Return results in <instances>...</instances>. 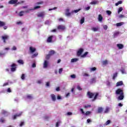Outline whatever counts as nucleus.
<instances>
[{
  "label": "nucleus",
  "instance_id": "obj_1",
  "mask_svg": "<svg viewBox=\"0 0 127 127\" xmlns=\"http://www.w3.org/2000/svg\"><path fill=\"white\" fill-rule=\"evenodd\" d=\"M87 96L88 97L89 99H92V102H94L97 100V98H98V96H99V93L98 92H95V93H93L91 92L90 91L87 92Z\"/></svg>",
  "mask_w": 127,
  "mask_h": 127
},
{
  "label": "nucleus",
  "instance_id": "obj_2",
  "mask_svg": "<svg viewBox=\"0 0 127 127\" xmlns=\"http://www.w3.org/2000/svg\"><path fill=\"white\" fill-rule=\"evenodd\" d=\"M9 4H15V6L20 4V2H18V0H10L8 1Z\"/></svg>",
  "mask_w": 127,
  "mask_h": 127
},
{
  "label": "nucleus",
  "instance_id": "obj_3",
  "mask_svg": "<svg viewBox=\"0 0 127 127\" xmlns=\"http://www.w3.org/2000/svg\"><path fill=\"white\" fill-rule=\"evenodd\" d=\"M116 95H122V94H124V90L121 88H118L116 91Z\"/></svg>",
  "mask_w": 127,
  "mask_h": 127
},
{
  "label": "nucleus",
  "instance_id": "obj_4",
  "mask_svg": "<svg viewBox=\"0 0 127 127\" xmlns=\"http://www.w3.org/2000/svg\"><path fill=\"white\" fill-rule=\"evenodd\" d=\"M11 72H15L16 70V65L15 64H13L10 65Z\"/></svg>",
  "mask_w": 127,
  "mask_h": 127
},
{
  "label": "nucleus",
  "instance_id": "obj_5",
  "mask_svg": "<svg viewBox=\"0 0 127 127\" xmlns=\"http://www.w3.org/2000/svg\"><path fill=\"white\" fill-rule=\"evenodd\" d=\"M83 52H84V49L82 48L79 49L77 52V56L78 57L81 56Z\"/></svg>",
  "mask_w": 127,
  "mask_h": 127
},
{
  "label": "nucleus",
  "instance_id": "obj_6",
  "mask_svg": "<svg viewBox=\"0 0 127 127\" xmlns=\"http://www.w3.org/2000/svg\"><path fill=\"white\" fill-rule=\"evenodd\" d=\"M1 38L2 40H3L4 43H6V41L5 40H7V39L9 38V37L7 35H4V36H2L1 37Z\"/></svg>",
  "mask_w": 127,
  "mask_h": 127
},
{
  "label": "nucleus",
  "instance_id": "obj_7",
  "mask_svg": "<svg viewBox=\"0 0 127 127\" xmlns=\"http://www.w3.org/2000/svg\"><path fill=\"white\" fill-rule=\"evenodd\" d=\"M44 15H45V12L44 11L41 12L40 13L37 14L38 17H44Z\"/></svg>",
  "mask_w": 127,
  "mask_h": 127
},
{
  "label": "nucleus",
  "instance_id": "obj_8",
  "mask_svg": "<svg viewBox=\"0 0 127 127\" xmlns=\"http://www.w3.org/2000/svg\"><path fill=\"white\" fill-rule=\"evenodd\" d=\"M65 28L66 27L64 25H59L58 26V29H59V30H64Z\"/></svg>",
  "mask_w": 127,
  "mask_h": 127
},
{
  "label": "nucleus",
  "instance_id": "obj_9",
  "mask_svg": "<svg viewBox=\"0 0 127 127\" xmlns=\"http://www.w3.org/2000/svg\"><path fill=\"white\" fill-rule=\"evenodd\" d=\"M21 115H22V112H21L19 114H17L14 115L13 116V120H16V118H17V117H20L21 116Z\"/></svg>",
  "mask_w": 127,
  "mask_h": 127
},
{
  "label": "nucleus",
  "instance_id": "obj_10",
  "mask_svg": "<svg viewBox=\"0 0 127 127\" xmlns=\"http://www.w3.org/2000/svg\"><path fill=\"white\" fill-rule=\"evenodd\" d=\"M53 39V36H50L49 37L47 40V42L50 43L52 42V39Z\"/></svg>",
  "mask_w": 127,
  "mask_h": 127
},
{
  "label": "nucleus",
  "instance_id": "obj_11",
  "mask_svg": "<svg viewBox=\"0 0 127 127\" xmlns=\"http://www.w3.org/2000/svg\"><path fill=\"white\" fill-rule=\"evenodd\" d=\"M124 98H125V95H124V93L120 94V96L118 98V100L119 101H122V100H124Z\"/></svg>",
  "mask_w": 127,
  "mask_h": 127
},
{
  "label": "nucleus",
  "instance_id": "obj_12",
  "mask_svg": "<svg viewBox=\"0 0 127 127\" xmlns=\"http://www.w3.org/2000/svg\"><path fill=\"white\" fill-rule=\"evenodd\" d=\"M29 49H30V51L31 53H33L35 52V51H36V49H35V48H33L32 47H30Z\"/></svg>",
  "mask_w": 127,
  "mask_h": 127
},
{
  "label": "nucleus",
  "instance_id": "obj_13",
  "mask_svg": "<svg viewBox=\"0 0 127 127\" xmlns=\"http://www.w3.org/2000/svg\"><path fill=\"white\" fill-rule=\"evenodd\" d=\"M51 97L52 101H53L54 102H55V101H56V96H55L54 94H51Z\"/></svg>",
  "mask_w": 127,
  "mask_h": 127
},
{
  "label": "nucleus",
  "instance_id": "obj_14",
  "mask_svg": "<svg viewBox=\"0 0 127 127\" xmlns=\"http://www.w3.org/2000/svg\"><path fill=\"white\" fill-rule=\"evenodd\" d=\"M104 111L103 107H98L97 112L98 114H102V112Z\"/></svg>",
  "mask_w": 127,
  "mask_h": 127
},
{
  "label": "nucleus",
  "instance_id": "obj_15",
  "mask_svg": "<svg viewBox=\"0 0 127 127\" xmlns=\"http://www.w3.org/2000/svg\"><path fill=\"white\" fill-rule=\"evenodd\" d=\"M124 85V82L123 81H119L116 83V87H119V86H123Z\"/></svg>",
  "mask_w": 127,
  "mask_h": 127
},
{
  "label": "nucleus",
  "instance_id": "obj_16",
  "mask_svg": "<svg viewBox=\"0 0 127 127\" xmlns=\"http://www.w3.org/2000/svg\"><path fill=\"white\" fill-rule=\"evenodd\" d=\"M98 21L100 22H103V16L101 14L98 15Z\"/></svg>",
  "mask_w": 127,
  "mask_h": 127
},
{
  "label": "nucleus",
  "instance_id": "obj_17",
  "mask_svg": "<svg viewBox=\"0 0 127 127\" xmlns=\"http://www.w3.org/2000/svg\"><path fill=\"white\" fill-rule=\"evenodd\" d=\"M1 114L2 115H4V116H8L9 115L8 112L5 110H2Z\"/></svg>",
  "mask_w": 127,
  "mask_h": 127
},
{
  "label": "nucleus",
  "instance_id": "obj_18",
  "mask_svg": "<svg viewBox=\"0 0 127 127\" xmlns=\"http://www.w3.org/2000/svg\"><path fill=\"white\" fill-rule=\"evenodd\" d=\"M117 46L118 47L119 49H123V48H124V45L122 44H118Z\"/></svg>",
  "mask_w": 127,
  "mask_h": 127
},
{
  "label": "nucleus",
  "instance_id": "obj_19",
  "mask_svg": "<svg viewBox=\"0 0 127 127\" xmlns=\"http://www.w3.org/2000/svg\"><path fill=\"white\" fill-rule=\"evenodd\" d=\"M48 67V61H45L44 63V68H47Z\"/></svg>",
  "mask_w": 127,
  "mask_h": 127
},
{
  "label": "nucleus",
  "instance_id": "obj_20",
  "mask_svg": "<svg viewBox=\"0 0 127 127\" xmlns=\"http://www.w3.org/2000/svg\"><path fill=\"white\" fill-rule=\"evenodd\" d=\"M90 84H94V83H96V78H93L91 79L90 81Z\"/></svg>",
  "mask_w": 127,
  "mask_h": 127
},
{
  "label": "nucleus",
  "instance_id": "obj_21",
  "mask_svg": "<svg viewBox=\"0 0 127 127\" xmlns=\"http://www.w3.org/2000/svg\"><path fill=\"white\" fill-rule=\"evenodd\" d=\"M51 56H52V55H54V54H55V51L54 50H51L49 52V54Z\"/></svg>",
  "mask_w": 127,
  "mask_h": 127
},
{
  "label": "nucleus",
  "instance_id": "obj_22",
  "mask_svg": "<svg viewBox=\"0 0 127 127\" xmlns=\"http://www.w3.org/2000/svg\"><path fill=\"white\" fill-rule=\"evenodd\" d=\"M109 112H110V108L106 107L104 113V114H108V113H109Z\"/></svg>",
  "mask_w": 127,
  "mask_h": 127
},
{
  "label": "nucleus",
  "instance_id": "obj_23",
  "mask_svg": "<svg viewBox=\"0 0 127 127\" xmlns=\"http://www.w3.org/2000/svg\"><path fill=\"white\" fill-rule=\"evenodd\" d=\"M5 25V23L4 22L0 21V27H2V26H4Z\"/></svg>",
  "mask_w": 127,
  "mask_h": 127
},
{
  "label": "nucleus",
  "instance_id": "obj_24",
  "mask_svg": "<svg viewBox=\"0 0 127 127\" xmlns=\"http://www.w3.org/2000/svg\"><path fill=\"white\" fill-rule=\"evenodd\" d=\"M18 63H19V64H21L22 65H23V64H24V63L23 62V60H19L17 61Z\"/></svg>",
  "mask_w": 127,
  "mask_h": 127
},
{
  "label": "nucleus",
  "instance_id": "obj_25",
  "mask_svg": "<svg viewBox=\"0 0 127 127\" xmlns=\"http://www.w3.org/2000/svg\"><path fill=\"white\" fill-rule=\"evenodd\" d=\"M117 76H118V72H116L114 73L113 76V80H115V79H116V78H117Z\"/></svg>",
  "mask_w": 127,
  "mask_h": 127
},
{
  "label": "nucleus",
  "instance_id": "obj_26",
  "mask_svg": "<svg viewBox=\"0 0 127 127\" xmlns=\"http://www.w3.org/2000/svg\"><path fill=\"white\" fill-rule=\"evenodd\" d=\"M123 24L124 23L123 22L117 23L116 24V26H117V27H119V26H122V25H123Z\"/></svg>",
  "mask_w": 127,
  "mask_h": 127
},
{
  "label": "nucleus",
  "instance_id": "obj_27",
  "mask_svg": "<svg viewBox=\"0 0 127 127\" xmlns=\"http://www.w3.org/2000/svg\"><path fill=\"white\" fill-rule=\"evenodd\" d=\"M122 3H123V1L120 0V1H119L117 3H116L115 5L116 6H118V5H119V4H122Z\"/></svg>",
  "mask_w": 127,
  "mask_h": 127
},
{
  "label": "nucleus",
  "instance_id": "obj_28",
  "mask_svg": "<svg viewBox=\"0 0 127 127\" xmlns=\"http://www.w3.org/2000/svg\"><path fill=\"white\" fill-rule=\"evenodd\" d=\"M85 22V18L82 17L81 19L80 20V24H83Z\"/></svg>",
  "mask_w": 127,
  "mask_h": 127
},
{
  "label": "nucleus",
  "instance_id": "obj_29",
  "mask_svg": "<svg viewBox=\"0 0 127 127\" xmlns=\"http://www.w3.org/2000/svg\"><path fill=\"white\" fill-rule=\"evenodd\" d=\"M78 61V59H72L71 60V62L74 63V62H77Z\"/></svg>",
  "mask_w": 127,
  "mask_h": 127
},
{
  "label": "nucleus",
  "instance_id": "obj_30",
  "mask_svg": "<svg viewBox=\"0 0 127 127\" xmlns=\"http://www.w3.org/2000/svg\"><path fill=\"white\" fill-rule=\"evenodd\" d=\"M96 70H97L96 67H92L90 68V72H94V71H96Z\"/></svg>",
  "mask_w": 127,
  "mask_h": 127
},
{
  "label": "nucleus",
  "instance_id": "obj_31",
  "mask_svg": "<svg viewBox=\"0 0 127 127\" xmlns=\"http://www.w3.org/2000/svg\"><path fill=\"white\" fill-rule=\"evenodd\" d=\"M86 55H88V52H86L85 53H84L83 55L81 56V57L84 58V57H86Z\"/></svg>",
  "mask_w": 127,
  "mask_h": 127
},
{
  "label": "nucleus",
  "instance_id": "obj_32",
  "mask_svg": "<svg viewBox=\"0 0 127 127\" xmlns=\"http://www.w3.org/2000/svg\"><path fill=\"white\" fill-rule=\"evenodd\" d=\"M23 13H24V11H21L19 13V16H23Z\"/></svg>",
  "mask_w": 127,
  "mask_h": 127
},
{
  "label": "nucleus",
  "instance_id": "obj_33",
  "mask_svg": "<svg viewBox=\"0 0 127 127\" xmlns=\"http://www.w3.org/2000/svg\"><path fill=\"white\" fill-rule=\"evenodd\" d=\"M111 124V120H108L105 123V126H108Z\"/></svg>",
  "mask_w": 127,
  "mask_h": 127
},
{
  "label": "nucleus",
  "instance_id": "obj_34",
  "mask_svg": "<svg viewBox=\"0 0 127 127\" xmlns=\"http://www.w3.org/2000/svg\"><path fill=\"white\" fill-rule=\"evenodd\" d=\"M37 55H38V53H36L31 56V58H34V57H36Z\"/></svg>",
  "mask_w": 127,
  "mask_h": 127
},
{
  "label": "nucleus",
  "instance_id": "obj_35",
  "mask_svg": "<svg viewBox=\"0 0 127 127\" xmlns=\"http://www.w3.org/2000/svg\"><path fill=\"white\" fill-rule=\"evenodd\" d=\"M21 79L22 80H24V79H25V74H24V73L22 74V75L21 76Z\"/></svg>",
  "mask_w": 127,
  "mask_h": 127
},
{
  "label": "nucleus",
  "instance_id": "obj_36",
  "mask_svg": "<svg viewBox=\"0 0 127 127\" xmlns=\"http://www.w3.org/2000/svg\"><path fill=\"white\" fill-rule=\"evenodd\" d=\"M59 124H61V121H58L56 123V127H59Z\"/></svg>",
  "mask_w": 127,
  "mask_h": 127
},
{
  "label": "nucleus",
  "instance_id": "obj_37",
  "mask_svg": "<svg viewBox=\"0 0 127 127\" xmlns=\"http://www.w3.org/2000/svg\"><path fill=\"white\" fill-rule=\"evenodd\" d=\"M121 11H123V7H120L118 9V13H120V12H121Z\"/></svg>",
  "mask_w": 127,
  "mask_h": 127
},
{
  "label": "nucleus",
  "instance_id": "obj_38",
  "mask_svg": "<svg viewBox=\"0 0 127 127\" xmlns=\"http://www.w3.org/2000/svg\"><path fill=\"white\" fill-rule=\"evenodd\" d=\"M91 29H92V30H93V31H98V29H99V28H96V27H93Z\"/></svg>",
  "mask_w": 127,
  "mask_h": 127
},
{
  "label": "nucleus",
  "instance_id": "obj_39",
  "mask_svg": "<svg viewBox=\"0 0 127 127\" xmlns=\"http://www.w3.org/2000/svg\"><path fill=\"white\" fill-rule=\"evenodd\" d=\"M80 10H81V8H79L78 9L74 10L73 11V12H75V13H77V12H79V11H80Z\"/></svg>",
  "mask_w": 127,
  "mask_h": 127
},
{
  "label": "nucleus",
  "instance_id": "obj_40",
  "mask_svg": "<svg viewBox=\"0 0 127 127\" xmlns=\"http://www.w3.org/2000/svg\"><path fill=\"white\" fill-rule=\"evenodd\" d=\"M107 64H108V61L107 60H105V61L103 62V65H107Z\"/></svg>",
  "mask_w": 127,
  "mask_h": 127
},
{
  "label": "nucleus",
  "instance_id": "obj_41",
  "mask_svg": "<svg viewBox=\"0 0 127 127\" xmlns=\"http://www.w3.org/2000/svg\"><path fill=\"white\" fill-rule=\"evenodd\" d=\"M118 35H119V32L115 33L114 34V38H116V37H117V36H118Z\"/></svg>",
  "mask_w": 127,
  "mask_h": 127
},
{
  "label": "nucleus",
  "instance_id": "obj_42",
  "mask_svg": "<svg viewBox=\"0 0 127 127\" xmlns=\"http://www.w3.org/2000/svg\"><path fill=\"white\" fill-rule=\"evenodd\" d=\"M106 13H107V14H108V15H111V14H112V11L110 10H107Z\"/></svg>",
  "mask_w": 127,
  "mask_h": 127
},
{
  "label": "nucleus",
  "instance_id": "obj_43",
  "mask_svg": "<svg viewBox=\"0 0 127 127\" xmlns=\"http://www.w3.org/2000/svg\"><path fill=\"white\" fill-rule=\"evenodd\" d=\"M51 57V56L49 54L48 55H47L46 57V59L48 60Z\"/></svg>",
  "mask_w": 127,
  "mask_h": 127
},
{
  "label": "nucleus",
  "instance_id": "obj_44",
  "mask_svg": "<svg viewBox=\"0 0 127 127\" xmlns=\"http://www.w3.org/2000/svg\"><path fill=\"white\" fill-rule=\"evenodd\" d=\"M0 123H4V119L3 118H0Z\"/></svg>",
  "mask_w": 127,
  "mask_h": 127
},
{
  "label": "nucleus",
  "instance_id": "obj_45",
  "mask_svg": "<svg viewBox=\"0 0 127 127\" xmlns=\"http://www.w3.org/2000/svg\"><path fill=\"white\" fill-rule=\"evenodd\" d=\"M63 71V68H61L59 69V74H61Z\"/></svg>",
  "mask_w": 127,
  "mask_h": 127
},
{
  "label": "nucleus",
  "instance_id": "obj_46",
  "mask_svg": "<svg viewBox=\"0 0 127 127\" xmlns=\"http://www.w3.org/2000/svg\"><path fill=\"white\" fill-rule=\"evenodd\" d=\"M30 10H32V9H28L24 11V12H26V13H29V11H30Z\"/></svg>",
  "mask_w": 127,
  "mask_h": 127
},
{
  "label": "nucleus",
  "instance_id": "obj_47",
  "mask_svg": "<svg viewBox=\"0 0 127 127\" xmlns=\"http://www.w3.org/2000/svg\"><path fill=\"white\" fill-rule=\"evenodd\" d=\"M103 28L105 29V30H107V29H108V26L107 25H105L103 26Z\"/></svg>",
  "mask_w": 127,
  "mask_h": 127
},
{
  "label": "nucleus",
  "instance_id": "obj_48",
  "mask_svg": "<svg viewBox=\"0 0 127 127\" xmlns=\"http://www.w3.org/2000/svg\"><path fill=\"white\" fill-rule=\"evenodd\" d=\"M46 87H49L50 86V82H47L46 84Z\"/></svg>",
  "mask_w": 127,
  "mask_h": 127
},
{
  "label": "nucleus",
  "instance_id": "obj_49",
  "mask_svg": "<svg viewBox=\"0 0 127 127\" xmlns=\"http://www.w3.org/2000/svg\"><path fill=\"white\" fill-rule=\"evenodd\" d=\"M38 8H40V6H36L32 9H37Z\"/></svg>",
  "mask_w": 127,
  "mask_h": 127
},
{
  "label": "nucleus",
  "instance_id": "obj_50",
  "mask_svg": "<svg viewBox=\"0 0 127 127\" xmlns=\"http://www.w3.org/2000/svg\"><path fill=\"white\" fill-rule=\"evenodd\" d=\"M70 77L72 79H75V78H76V75L75 74H72V75H70Z\"/></svg>",
  "mask_w": 127,
  "mask_h": 127
},
{
  "label": "nucleus",
  "instance_id": "obj_51",
  "mask_svg": "<svg viewBox=\"0 0 127 127\" xmlns=\"http://www.w3.org/2000/svg\"><path fill=\"white\" fill-rule=\"evenodd\" d=\"M80 111L83 115L85 114V112H84V110H83V109L82 108L80 109Z\"/></svg>",
  "mask_w": 127,
  "mask_h": 127
},
{
  "label": "nucleus",
  "instance_id": "obj_52",
  "mask_svg": "<svg viewBox=\"0 0 127 127\" xmlns=\"http://www.w3.org/2000/svg\"><path fill=\"white\" fill-rule=\"evenodd\" d=\"M65 15H66V16H70V15H71V13L70 12H66L65 13Z\"/></svg>",
  "mask_w": 127,
  "mask_h": 127
},
{
  "label": "nucleus",
  "instance_id": "obj_53",
  "mask_svg": "<svg viewBox=\"0 0 127 127\" xmlns=\"http://www.w3.org/2000/svg\"><path fill=\"white\" fill-rule=\"evenodd\" d=\"M91 114V112L90 111H87L85 113V116H88V115H90Z\"/></svg>",
  "mask_w": 127,
  "mask_h": 127
},
{
  "label": "nucleus",
  "instance_id": "obj_54",
  "mask_svg": "<svg viewBox=\"0 0 127 127\" xmlns=\"http://www.w3.org/2000/svg\"><path fill=\"white\" fill-rule=\"evenodd\" d=\"M77 89L79 91H82V88H81V87H80V86H79V85L77 86Z\"/></svg>",
  "mask_w": 127,
  "mask_h": 127
},
{
  "label": "nucleus",
  "instance_id": "obj_55",
  "mask_svg": "<svg viewBox=\"0 0 127 127\" xmlns=\"http://www.w3.org/2000/svg\"><path fill=\"white\" fill-rule=\"evenodd\" d=\"M27 99H31L32 98V96H31V95H28L27 96Z\"/></svg>",
  "mask_w": 127,
  "mask_h": 127
},
{
  "label": "nucleus",
  "instance_id": "obj_56",
  "mask_svg": "<svg viewBox=\"0 0 127 127\" xmlns=\"http://www.w3.org/2000/svg\"><path fill=\"white\" fill-rule=\"evenodd\" d=\"M90 107H91V105H86L84 106V108H85V109H88V108Z\"/></svg>",
  "mask_w": 127,
  "mask_h": 127
},
{
  "label": "nucleus",
  "instance_id": "obj_57",
  "mask_svg": "<svg viewBox=\"0 0 127 127\" xmlns=\"http://www.w3.org/2000/svg\"><path fill=\"white\" fill-rule=\"evenodd\" d=\"M91 4H96L97 3V1H93L92 2H91Z\"/></svg>",
  "mask_w": 127,
  "mask_h": 127
},
{
  "label": "nucleus",
  "instance_id": "obj_58",
  "mask_svg": "<svg viewBox=\"0 0 127 127\" xmlns=\"http://www.w3.org/2000/svg\"><path fill=\"white\" fill-rule=\"evenodd\" d=\"M32 67L33 68H35V67H36V64H35V63H34L32 64Z\"/></svg>",
  "mask_w": 127,
  "mask_h": 127
},
{
  "label": "nucleus",
  "instance_id": "obj_59",
  "mask_svg": "<svg viewBox=\"0 0 127 127\" xmlns=\"http://www.w3.org/2000/svg\"><path fill=\"white\" fill-rule=\"evenodd\" d=\"M7 92H8V93H11V90H10V88H8L7 89Z\"/></svg>",
  "mask_w": 127,
  "mask_h": 127
},
{
  "label": "nucleus",
  "instance_id": "obj_60",
  "mask_svg": "<svg viewBox=\"0 0 127 127\" xmlns=\"http://www.w3.org/2000/svg\"><path fill=\"white\" fill-rule=\"evenodd\" d=\"M56 91L57 92H59V91H60V87H57Z\"/></svg>",
  "mask_w": 127,
  "mask_h": 127
},
{
  "label": "nucleus",
  "instance_id": "obj_61",
  "mask_svg": "<svg viewBox=\"0 0 127 127\" xmlns=\"http://www.w3.org/2000/svg\"><path fill=\"white\" fill-rule=\"evenodd\" d=\"M7 85H8V83L5 82L3 84V87H4V86H7Z\"/></svg>",
  "mask_w": 127,
  "mask_h": 127
},
{
  "label": "nucleus",
  "instance_id": "obj_62",
  "mask_svg": "<svg viewBox=\"0 0 127 127\" xmlns=\"http://www.w3.org/2000/svg\"><path fill=\"white\" fill-rule=\"evenodd\" d=\"M43 3V1H40L37 2V4H42Z\"/></svg>",
  "mask_w": 127,
  "mask_h": 127
},
{
  "label": "nucleus",
  "instance_id": "obj_63",
  "mask_svg": "<svg viewBox=\"0 0 127 127\" xmlns=\"http://www.w3.org/2000/svg\"><path fill=\"white\" fill-rule=\"evenodd\" d=\"M17 48H16V47L15 46H13L12 49V50H16Z\"/></svg>",
  "mask_w": 127,
  "mask_h": 127
},
{
  "label": "nucleus",
  "instance_id": "obj_64",
  "mask_svg": "<svg viewBox=\"0 0 127 127\" xmlns=\"http://www.w3.org/2000/svg\"><path fill=\"white\" fill-rule=\"evenodd\" d=\"M23 125H24V122H21V123L20 124V127H22V126H23Z\"/></svg>",
  "mask_w": 127,
  "mask_h": 127
}]
</instances>
